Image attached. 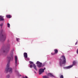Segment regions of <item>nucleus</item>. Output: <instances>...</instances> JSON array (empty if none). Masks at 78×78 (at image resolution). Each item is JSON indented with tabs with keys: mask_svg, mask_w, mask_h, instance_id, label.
I'll return each instance as SVG.
<instances>
[{
	"mask_svg": "<svg viewBox=\"0 0 78 78\" xmlns=\"http://www.w3.org/2000/svg\"><path fill=\"white\" fill-rule=\"evenodd\" d=\"M15 73H16L17 74H19V72L17 70H15Z\"/></svg>",
	"mask_w": 78,
	"mask_h": 78,
	"instance_id": "nucleus-17",
	"label": "nucleus"
},
{
	"mask_svg": "<svg viewBox=\"0 0 78 78\" xmlns=\"http://www.w3.org/2000/svg\"><path fill=\"white\" fill-rule=\"evenodd\" d=\"M20 75V76H21V75Z\"/></svg>",
	"mask_w": 78,
	"mask_h": 78,
	"instance_id": "nucleus-28",
	"label": "nucleus"
},
{
	"mask_svg": "<svg viewBox=\"0 0 78 78\" xmlns=\"http://www.w3.org/2000/svg\"><path fill=\"white\" fill-rule=\"evenodd\" d=\"M23 78H25V77H23Z\"/></svg>",
	"mask_w": 78,
	"mask_h": 78,
	"instance_id": "nucleus-27",
	"label": "nucleus"
},
{
	"mask_svg": "<svg viewBox=\"0 0 78 78\" xmlns=\"http://www.w3.org/2000/svg\"><path fill=\"white\" fill-rule=\"evenodd\" d=\"M78 44V41H77V42H76V43L75 44V45H76V44Z\"/></svg>",
	"mask_w": 78,
	"mask_h": 78,
	"instance_id": "nucleus-24",
	"label": "nucleus"
},
{
	"mask_svg": "<svg viewBox=\"0 0 78 78\" xmlns=\"http://www.w3.org/2000/svg\"><path fill=\"white\" fill-rule=\"evenodd\" d=\"M3 23H1L0 25V27L1 28H2V27H3Z\"/></svg>",
	"mask_w": 78,
	"mask_h": 78,
	"instance_id": "nucleus-14",
	"label": "nucleus"
},
{
	"mask_svg": "<svg viewBox=\"0 0 78 78\" xmlns=\"http://www.w3.org/2000/svg\"><path fill=\"white\" fill-rule=\"evenodd\" d=\"M7 26H8V27H10V24H9V23H7Z\"/></svg>",
	"mask_w": 78,
	"mask_h": 78,
	"instance_id": "nucleus-15",
	"label": "nucleus"
},
{
	"mask_svg": "<svg viewBox=\"0 0 78 78\" xmlns=\"http://www.w3.org/2000/svg\"><path fill=\"white\" fill-rule=\"evenodd\" d=\"M37 64V66L39 68H41L42 67V63L39 61H37L36 63Z\"/></svg>",
	"mask_w": 78,
	"mask_h": 78,
	"instance_id": "nucleus-5",
	"label": "nucleus"
},
{
	"mask_svg": "<svg viewBox=\"0 0 78 78\" xmlns=\"http://www.w3.org/2000/svg\"><path fill=\"white\" fill-rule=\"evenodd\" d=\"M6 38V34H3V30H1V34L0 35V40L1 41H5Z\"/></svg>",
	"mask_w": 78,
	"mask_h": 78,
	"instance_id": "nucleus-3",
	"label": "nucleus"
},
{
	"mask_svg": "<svg viewBox=\"0 0 78 78\" xmlns=\"http://www.w3.org/2000/svg\"><path fill=\"white\" fill-rule=\"evenodd\" d=\"M29 62H30V64H33H33H34L32 62L30 61Z\"/></svg>",
	"mask_w": 78,
	"mask_h": 78,
	"instance_id": "nucleus-16",
	"label": "nucleus"
},
{
	"mask_svg": "<svg viewBox=\"0 0 78 78\" xmlns=\"http://www.w3.org/2000/svg\"><path fill=\"white\" fill-rule=\"evenodd\" d=\"M75 64H76V62H75V61H74L73 62V64L72 65H71L69 66L66 67H65V68L67 69H70V68H71V67H73V66L74 65H75Z\"/></svg>",
	"mask_w": 78,
	"mask_h": 78,
	"instance_id": "nucleus-7",
	"label": "nucleus"
},
{
	"mask_svg": "<svg viewBox=\"0 0 78 78\" xmlns=\"http://www.w3.org/2000/svg\"><path fill=\"white\" fill-rule=\"evenodd\" d=\"M54 51H55L54 53H51V55H55V54H57L58 53V50L57 49H55L54 50Z\"/></svg>",
	"mask_w": 78,
	"mask_h": 78,
	"instance_id": "nucleus-9",
	"label": "nucleus"
},
{
	"mask_svg": "<svg viewBox=\"0 0 78 78\" xmlns=\"http://www.w3.org/2000/svg\"><path fill=\"white\" fill-rule=\"evenodd\" d=\"M66 63V57L64 55H62L61 57V59L59 60L60 66L61 67H62V64H65Z\"/></svg>",
	"mask_w": 78,
	"mask_h": 78,
	"instance_id": "nucleus-2",
	"label": "nucleus"
},
{
	"mask_svg": "<svg viewBox=\"0 0 78 78\" xmlns=\"http://www.w3.org/2000/svg\"><path fill=\"white\" fill-rule=\"evenodd\" d=\"M48 76H53V77H55L51 73H48Z\"/></svg>",
	"mask_w": 78,
	"mask_h": 78,
	"instance_id": "nucleus-13",
	"label": "nucleus"
},
{
	"mask_svg": "<svg viewBox=\"0 0 78 78\" xmlns=\"http://www.w3.org/2000/svg\"><path fill=\"white\" fill-rule=\"evenodd\" d=\"M43 78H48V77L47 76H43Z\"/></svg>",
	"mask_w": 78,
	"mask_h": 78,
	"instance_id": "nucleus-19",
	"label": "nucleus"
},
{
	"mask_svg": "<svg viewBox=\"0 0 78 78\" xmlns=\"http://www.w3.org/2000/svg\"><path fill=\"white\" fill-rule=\"evenodd\" d=\"M6 17H7V18L10 19V18H11V17H12V16H11L10 15H6Z\"/></svg>",
	"mask_w": 78,
	"mask_h": 78,
	"instance_id": "nucleus-12",
	"label": "nucleus"
},
{
	"mask_svg": "<svg viewBox=\"0 0 78 78\" xmlns=\"http://www.w3.org/2000/svg\"><path fill=\"white\" fill-rule=\"evenodd\" d=\"M3 52H4V53H5V51H3Z\"/></svg>",
	"mask_w": 78,
	"mask_h": 78,
	"instance_id": "nucleus-26",
	"label": "nucleus"
},
{
	"mask_svg": "<svg viewBox=\"0 0 78 78\" xmlns=\"http://www.w3.org/2000/svg\"><path fill=\"white\" fill-rule=\"evenodd\" d=\"M33 67L34 69H35L36 71H37V68H36V66L35 64H33Z\"/></svg>",
	"mask_w": 78,
	"mask_h": 78,
	"instance_id": "nucleus-11",
	"label": "nucleus"
},
{
	"mask_svg": "<svg viewBox=\"0 0 78 78\" xmlns=\"http://www.w3.org/2000/svg\"><path fill=\"white\" fill-rule=\"evenodd\" d=\"M60 78H64V76H63V75H62L61 76Z\"/></svg>",
	"mask_w": 78,
	"mask_h": 78,
	"instance_id": "nucleus-22",
	"label": "nucleus"
},
{
	"mask_svg": "<svg viewBox=\"0 0 78 78\" xmlns=\"http://www.w3.org/2000/svg\"><path fill=\"white\" fill-rule=\"evenodd\" d=\"M4 20V18L2 16H0V21H3Z\"/></svg>",
	"mask_w": 78,
	"mask_h": 78,
	"instance_id": "nucleus-10",
	"label": "nucleus"
},
{
	"mask_svg": "<svg viewBox=\"0 0 78 78\" xmlns=\"http://www.w3.org/2000/svg\"><path fill=\"white\" fill-rule=\"evenodd\" d=\"M7 77L8 78H9V75H7Z\"/></svg>",
	"mask_w": 78,
	"mask_h": 78,
	"instance_id": "nucleus-23",
	"label": "nucleus"
},
{
	"mask_svg": "<svg viewBox=\"0 0 78 78\" xmlns=\"http://www.w3.org/2000/svg\"><path fill=\"white\" fill-rule=\"evenodd\" d=\"M8 60H9L8 63L7 65V68L5 69V73H7L8 71L10 73L12 72V69L11 68H9V65L10 64V61H12L13 60V52H12L9 55V56L7 57Z\"/></svg>",
	"mask_w": 78,
	"mask_h": 78,
	"instance_id": "nucleus-1",
	"label": "nucleus"
},
{
	"mask_svg": "<svg viewBox=\"0 0 78 78\" xmlns=\"http://www.w3.org/2000/svg\"><path fill=\"white\" fill-rule=\"evenodd\" d=\"M44 70H45V68H44V69H39V74L41 75L42 73H43L44 72Z\"/></svg>",
	"mask_w": 78,
	"mask_h": 78,
	"instance_id": "nucleus-8",
	"label": "nucleus"
},
{
	"mask_svg": "<svg viewBox=\"0 0 78 78\" xmlns=\"http://www.w3.org/2000/svg\"><path fill=\"white\" fill-rule=\"evenodd\" d=\"M35 73H36V72H35Z\"/></svg>",
	"mask_w": 78,
	"mask_h": 78,
	"instance_id": "nucleus-29",
	"label": "nucleus"
},
{
	"mask_svg": "<svg viewBox=\"0 0 78 78\" xmlns=\"http://www.w3.org/2000/svg\"><path fill=\"white\" fill-rule=\"evenodd\" d=\"M25 78H28V77H27V76H25Z\"/></svg>",
	"mask_w": 78,
	"mask_h": 78,
	"instance_id": "nucleus-25",
	"label": "nucleus"
},
{
	"mask_svg": "<svg viewBox=\"0 0 78 78\" xmlns=\"http://www.w3.org/2000/svg\"><path fill=\"white\" fill-rule=\"evenodd\" d=\"M9 45L7 46V48L6 50H7V49H8V50H9Z\"/></svg>",
	"mask_w": 78,
	"mask_h": 78,
	"instance_id": "nucleus-18",
	"label": "nucleus"
},
{
	"mask_svg": "<svg viewBox=\"0 0 78 78\" xmlns=\"http://www.w3.org/2000/svg\"><path fill=\"white\" fill-rule=\"evenodd\" d=\"M15 65L16 66H16L19 64V60L17 59V57L16 56L15 57Z\"/></svg>",
	"mask_w": 78,
	"mask_h": 78,
	"instance_id": "nucleus-4",
	"label": "nucleus"
},
{
	"mask_svg": "<svg viewBox=\"0 0 78 78\" xmlns=\"http://www.w3.org/2000/svg\"><path fill=\"white\" fill-rule=\"evenodd\" d=\"M33 65L32 64H30V68H33Z\"/></svg>",
	"mask_w": 78,
	"mask_h": 78,
	"instance_id": "nucleus-20",
	"label": "nucleus"
},
{
	"mask_svg": "<svg viewBox=\"0 0 78 78\" xmlns=\"http://www.w3.org/2000/svg\"><path fill=\"white\" fill-rule=\"evenodd\" d=\"M16 40L17 41H18V42H19V40H20V39L19 38H17Z\"/></svg>",
	"mask_w": 78,
	"mask_h": 78,
	"instance_id": "nucleus-21",
	"label": "nucleus"
},
{
	"mask_svg": "<svg viewBox=\"0 0 78 78\" xmlns=\"http://www.w3.org/2000/svg\"><path fill=\"white\" fill-rule=\"evenodd\" d=\"M23 55L25 60L26 61L30 60V58H28V54H27V53L24 52L23 54Z\"/></svg>",
	"mask_w": 78,
	"mask_h": 78,
	"instance_id": "nucleus-6",
	"label": "nucleus"
}]
</instances>
